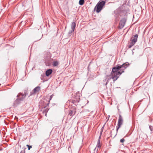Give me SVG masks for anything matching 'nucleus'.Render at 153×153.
<instances>
[{
	"mask_svg": "<svg viewBox=\"0 0 153 153\" xmlns=\"http://www.w3.org/2000/svg\"><path fill=\"white\" fill-rule=\"evenodd\" d=\"M129 65L128 62H126L122 65H117L116 66L113 68L111 73V77L114 82L118 78L119 76L124 72V70Z\"/></svg>",
	"mask_w": 153,
	"mask_h": 153,
	"instance_id": "obj_1",
	"label": "nucleus"
},
{
	"mask_svg": "<svg viewBox=\"0 0 153 153\" xmlns=\"http://www.w3.org/2000/svg\"><path fill=\"white\" fill-rule=\"evenodd\" d=\"M27 94L26 91L24 92V94H23L21 93H19L17 96L18 97L14 102L13 104V106L14 107H16L22 101H23L24 99Z\"/></svg>",
	"mask_w": 153,
	"mask_h": 153,
	"instance_id": "obj_2",
	"label": "nucleus"
},
{
	"mask_svg": "<svg viewBox=\"0 0 153 153\" xmlns=\"http://www.w3.org/2000/svg\"><path fill=\"white\" fill-rule=\"evenodd\" d=\"M105 3V1H100L95 7L94 10H95L96 9V12L98 13L100 12L102 9Z\"/></svg>",
	"mask_w": 153,
	"mask_h": 153,
	"instance_id": "obj_3",
	"label": "nucleus"
},
{
	"mask_svg": "<svg viewBox=\"0 0 153 153\" xmlns=\"http://www.w3.org/2000/svg\"><path fill=\"white\" fill-rule=\"evenodd\" d=\"M138 35L135 34L131 38L130 42V44L128 45V47L130 48L133 46L136 42L137 41V39L138 37Z\"/></svg>",
	"mask_w": 153,
	"mask_h": 153,
	"instance_id": "obj_4",
	"label": "nucleus"
},
{
	"mask_svg": "<svg viewBox=\"0 0 153 153\" xmlns=\"http://www.w3.org/2000/svg\"><path fill=\"white\" fill-rule=\"evenodd\" d=\"M50 100L48 101L46 99H44L40 102V104L42 108H45L48 107Z\"/></svg>",
	"mask_w": 153,
	"mask_h": 153,
	"instance_id": "obj_5",
	"label": "nucleus"
},
{
	"mask_svg": "<svg viewBox=\"0 0 153 153\" xmlns=\"http://www.w3.org/2000/svg\"><path fill=\"white\" fill-rule=\"evenodd\" d=\"M123 122V119L122 117L120 114H119V119L117 125L116 126V131L117 132L119 129L120 128L122 125Z\"/></svg>",
	"mask_w": 153,
	"mask_h": 153,
	"instance_id": "obj_6",
	"label": "nucleus"
},
{
	"mask_svg": "<svg viewBox=\"0 0 153 153\" xmlns=\"http://www.w3.org/2000/svg\"><path fill=\"white\" fill-rule=\"evenodd\" d=\"M76 26V24L75 22H72L71 25V30H70L68 33V35L69 36H70L71 35V33L74 31Z\"/></svg>",
	"mask_w": 153,
	"mask_h": 153,
	"instance_id": "obj_7",
	"label": "nucleus"
},
{
	"mask_svg": "<svg viewBox=\"0 0 153 153\" xmlns=\"http://www.w3.org/2000/svg\"><path fill=\"white\" fill-rule=\"evenodd\" d=\"M126 19L123 18L120 20L119 24V28L120 29H122L124 27L126 22Z\"/></svg>",
	"mask_w": 153,
	"mask_h": 153,
	"instance_id": "obj_8",
	"label": "nucleus"
},
{
	"mask_svg": "<svg viewBox=\"0 0 153 153\" xmlns=\"http://www.w3.org/2000/svg\"><path fill=\"white\" fill-rule=\"evenodd\" d=\"M101 136V135H100L99 137V138L98 140V141H97V147L95 148V149L94 150V152H95L96 151V152H97L98 150V148L100 147V139Z\"/></svg>",
	"mask_w": 153,
	"mask_h": 153,
	"instance_id": "obj_9",
	"label": "nucleus"
},
{
	"mask_svg": "<svg viewBox=\"0 0 153 153\" xmlns=\"http://www.w3.org/2000/svg\"><path fill=\"white\" fill-rule=\"evenodd\" d=\"M52 70L51 69H49L47 70L45 72L46 75L47 76H48L50 75L52 73Z\"/></svg>",
	"mask_w": 153,
	"mask_h": 153,
	"instance_id": "obj_10",
	"label": "nucleus"
},
{
	"mask_svg": "<svg viewBox=\"0 0 153 153\" xmlns=\"http://www.w3.org/2000/svg\"><path fill=\"white\" fill-rule=\"evenodd\" d=\"M40 88L39 86H37L34 88L33 90V93H35L39 92L40 90Z\"/></svg>",
	"mask_w": 153,
	"mask_h": 153,
	"instance_id": "obj_11",
	"label": "nucleus"
},
{
	"mask_svg": "<svg viewBox=\"0 0 153 153\" xmlns=\"http://www.w3.org/2000/svg\"><path fill=\"white\" fill-rule=\"evenodd\" d=\"M75 114V111H70L69 113L68 114V115L70 116H72L73 115H74Z\"/></svg>",
	"mask_w": 153,
	"mask_h": 153,
	"instance_id": "obj_12",
	"label": "nucleus"
},
{
	"mask_svg": "<svg viewBox=\"0 0 153 153\" xmlns=\"http://www.w3.org/2000/svg\"><path fill=\"white\" fill-rule=\"evenodd\" d=\"M58 64V62L57 61H54L53 62V65L54 66H57Z\"/></svg>",
	"mask_w": 153,
	"mask_h": 153,
	"instance_id": "obj_13",
	"label": "nucleus"
},
{
	"mask_svg": "<svg viewBox=\"0 0 153 153\" xmlns=\"http://www.w3.org/2000/svg\"><path fill=\"white\" fill-rule=\"evenodd\" d=\"M84 0H79V5H82L84 4Z\"/></svg>",
	"mask_w": 153,
	"mask_h": 153,
	"instance_id": "obj_14",
	"label": "nucleus"
},
{
	"mask_svg": "<svg viewBox=\"0 0 153 153\" xmlns=\"http://www.w3.org/2000/svg\"><path fill=\"white\" fill-rule=\"evenodd\" d=\"M109 79H105V80H103V81L104 82L106 81V83L105 84V85H107V84H108V81H109Z\"/></svg>",
	"mask_w": 153,
	"mask_h": 153,
	"instance_id": "obj_15",
	"label": "nucleus"
},
{
	"mask_svg": "<svg viewBox=\"0 0 153 153\" xmlns=\"http://www.w3.org/2000/svg\"><path fill=\"white\" fill-rule=\"evenodd\" d=\"M48 107H47V108H45V109L43 110V112L44 113H47L48 110Z\"/></svg>",
	"mask_w": 153,
	"mask_h": 153,
	"instance_id": "obj_16",
	"label": "nucleus"
},
{
	"mask_svg": "<svg viewBox=\"0 0 153 153\" xmlns=\"http://www.w3.org/2000/svg\"><path fill=\"white\" fill-rule=\"evenodd\" d=\"M20 153H25V149L22 148V150L21 151Z\"/></svg>",
	"mask_w": 153,
	"mask_h": 153,
	"instance_id": "obj_17",
	"label": "nucleus"
},
{
	"mask_svg": "<svg viewBox=\"0 0 153 153\" xmlns=\"http://www.w3.org/2000/svg\"><path fill=\"white\" fill-rule=\"evenodd\" d=\"M26 146H27L28 148V150H30V149L32 148V146H30L29 145H26Z\"/></svg>",
	"mask_w": 153,
	"mask_h": 153,
	"instance_id": "obj_18",
	"label": "nucleus"
},
{
	"mask_svg": "<svg viewBox=\"0 0 153 153\" xmlns=\"http://www.w3.org/2000/svg\"><path fill=\"white\" fill-rule=\"evenodd\" d=\"M125 140L123 138H122L120 140V141L121 143H123L125 141Z\"/></svg>",
	"mask_w": 153,
	"mask_h": 153,
	"instance_id": "obj_19",
	"label": "nucleus"
},
{
	"mask_svg": "<svg viewBox=\"0 0 153 153\" xmlns=\"http://www.w3.org/2000/svg\"><path fill=\"white\" fill-rule=\"evenodd\" d=\"M103 127H102V128L101 129V133H100V135H101V134H102V130H103Z\"/></svg>",
	"mask_w": 153,
	"mask_h": 153,
	"instance_id": "obj_20",
	"label": "nucleus"
},
{
	"mask_svg": "<svg viewBox=\"0 0 153 153\" xmlns=\"http://www.w3.org/2000/svg\"><path fill=\"white\" fill-rule=\"evenodd\" d=\"M41 79H43V76H41Z\"/></svg>",
	"mask_w": 153,
	"mask_h": 153,
	"instance_id": "obj_21",
	"label": "nucleus"
},
{
	"mask_svg": "<svg viewBox=\"0 0 153 153\" xmlns=\"http://www.w3.org/2000/svg\"><path fill=\"white\" fill-rule=\"evenodd\" d=\"M52 95L50 97V100H51V98H52Z\"/></svg>",
	"mask_w": 153,
	"mask_h": 153,
	"instance_id": "obj_22",
	"label": "nucleus"
},
{
	"mask_svg": "<svg viewBox=\"0 0 153 153\" xmlns=\"http://www.w3.org/2000/svg\"><path fill=\"white\" fill-rule=\"evenodd\" d=\"M45 115L46 116V115H47V113H45Z\"/></svg>",
	"mask_w": 153,
	"mask_h": 153,
	"instance_id": "obj_23",
	"label": "nucleus"
}]
</instances>
